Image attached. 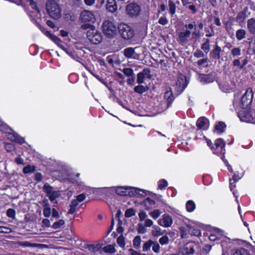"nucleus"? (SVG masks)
Returning <instances> with one entry per match:
<instances>
[{
	"mask_svg": "<svg viewBox=\"0 0 255 255\" xmlns=\"http://www.w3.org/2000/svg\"><path fill=\"white\" fill-rule=\"evenodd\" d=\"M46 10L49 16L54 19H58L61 16V8L54 0L47 1L46 4Z\"/></svg>",
	"mask_w": 255,
	"mask_h": 255,
	"instance_id": "f257e3e1",
	"label": "nucleus"
},
{
	"mask_svg": "<svg viewBox=\"0 0 255 255\" xmlns=\"http://www.w3.org/2000/svg\"><path fill=\"white\" fill-rule=\"evenodd\" d=\"M118 28L121 36L124 40L131 39L134 35V30L126 24H120Z\"/></svg>",
	"mask_w": 255,
	"mask_h": 255,
	"instance_id": "f03ea898",
	"label": "nucleus"
},
{
	"mask_svg": "<svg viewBox=\"0 0 255 255\" xmlns=\"http://www.w3.org/2000/svg\"><path fill=\"white\" fill-rule=\"evenodd\" d=\"M103 31L108 38L114 37L117 34L115 24L110 20H105L102 24Z\"/></svg>",
	"mask_w": 255,
	"mask_h": 255,
	"instance_id": "7ed1b4c3",
	"label": "nucleus"
},
{
	"mask_svg": "<svg viewBox=\"0 0 255 255\" xmlns=\"http://www.w3.org/2000/svg\"><path fill=\"white\" fill-rule=\"evenodd\" d=\"M87 36L89 40L94 44H98L102 42L103 36L95 28H91L87 32Z\"/></svg>",
	"mask_w": 255,
	"mask_h": 255,
	"instance_id": "20e7f679",
	"label": "nucleus"
},
{
	"mask_svg": "<svg viewBox=\"0 0 255 255\" xmlns=\"http://www.w3.org/2000/svg\"><path fill=\"white\" fill-rule=\"evenodd\" d=\"M126 10L129 16H137L141 11V7L137 3L131 2L127 5Z\"/></svg>",
	"mask_w": 255,
	"mask_h": 255,
	"instance_id": "39448f33",
	"label": "nucleus"
},
{
	"mask_svg": "<svg viewBox=\"0 0 255 255\" xmlns=\"http://www.w3.org/2000/svg\"><path fill=\"white\" fill-rule=\"evenodd\" d=\"M253 93L251 89H248L246 91V93L242 97L241 105L242 108L245 109L249 105H250L253 100Z\"/></svg>",
	"mask_w": 255,
	"mask_h": 255,
	"instance_id": "423d86ee",
	"label": "nucleus"
},
{
	"mask_svg": "<svg viewBox=\"0 0 255 255\" xmlns=\"http://www.w3.org/2000/svg\"><path fill=\"white\" fill-rule=\"evenodd\" d=\"M128 190H133L134 192L137 194H139L140 195H142V194H140L139 192H142L144 193L143 191L138 189V188H132L130 187H124V186H120L117 187L116 190V192L117 194L121 195V196H127L128 195ZM129 193V192H128Z\"/></svg>",
	"mask_w": 255,
	"mask_h": 255,
	"instance_id": "0eeeda50",
	"label": "nucleus"
},
{
	"mask_svg": "<svg viewBox=\"0 0 255 255\" xmlns=\"http://www.w3.org/2000/svg\"><path fill=\"white\" fill-rule=\"evenodd\" d=\"M145 78L150 79L151 75L150 74V70L149 69H144L142 72H139L137 75V83L141 84L144 82V80Z\"/></svg>",
	"mask_w": 255,
	"mask_h": 255,
	"instance_id": "6e6552de",
	"label": "nucleus"
},
{
	"mask_svg": "<svg viewBox=\"0 0 255 255\" xmlns=\"http://www.w3.org/2000/svg\"><path fill=\"white\" fill-rule=\"evenodd\" d=\"M123 72L126 76L128 77L127 81L128 84L131 86L133 85L135 79L133 70L130 68H125L123 69Z\"/></svg>",
	"mask_w": 255,
	"mask_h": 255,
	"instance_id": "1a4fd4ad",
	"label": "nucleus"
},
{
	"mask_svg": "<svg viewBox=\"0 0 255 255\" xmlns=\"http://www.w3.org/2000/svg\"><path fill=\"white\" fill-rule=\"evenodd\" d=\"M80 17L83 22H93L95 20V15L90 11L83 10L81 12Z\"/></svg>",
	"mask_w": 255,
	"mask_h": 255,
	"instance_id": "9d476101",
	"label": "nucleus"
},
{
	"mask_svg": "<svg viewBox=\"0 0 255 255\" xmlns=\"http://www.w3.org/2000/svg\"><path fill=\"white\" fill-rule=\"evenodd\" d=\"M238 116L243 122H251L253 120V117L252 115L249 112L244 110V109L238 113Z\"/></svg>",
	"mask_w": 255,
	"mask_h": 255,
	"instance_id": "9b49d317",
	"label": "nucleus"
},
{
	"mask_svg": "<svg viewBox=\"0 0 255 255\" xmlns=\"http://www.w3.org/2000/svg\"><path fill=\"white\" fill-rule=\"evenodd\" d=\"M164 99L166 103V109L168 108L171 105L174 99L173 94L170 88H168L164 93Z\"/></svg>",
	"mask_w": 255,
	"mask_h": 255,
	"instance_id": "f8f14e48",
	"label": "nucleus"
},
{
	"mask_svg": "<svg viewBox=\"0 0 255 255\" xmlns=\"http://www.w3.org/2000/svg\"><path fill=\"white\" fill-rule=\"evenodd\" d=\"M158 223L159 225L164 227H169L172 224V219L169 215L164 214L161 219L158 220Z\"/></svg>",
	"mask_w": 255,
	"mask_h": 255,
	"instance_id": "ddd939ff",
	"label": "nucleus"
},
{
	"mask_svg": "<svg viewBox=\"0 0 255 255\" xmlns=\"http://www.w3.org/2000/svg\"><path fill=\"white\" fill-rule=\"evenodd\" d=\"M215 73L212 72L208 74L200 75L199 78L201 82L205 83H209L214 82L215 79Z\"/></svg>",
	"mask_w": 255,
	"mask_h": 255,
	"instance_id": "4468645a",
	"label": "nucleus"
},
{
	"mask_svg": "<svg viewBox=\"0 0 255 255\" xmlns=\"http://www.w3.org/2000/svg\"><path fill=\"white\" fill-rule=\"evenodd\" d=\"M221 50V48L218 45L217 42H216L213 50L210 52L211 57L215 60H219L221 57L220 53Z\"/></svg>",
	"mask_w": 255,
	"mask_h": 255,
	"instance_id": "2eb2a0df",
	"label": "nucleus"
},
{
	"mask_svg": "<svg viewBox=\"0 0 255 255\" xmlns=\"http://www.w3.org/2000/svg\"><path fill=\"white\" fill-rule=\"evenodd\" d=\"M191 34L190 31L186 30L184 32H180L178 34L179 41L181 44L186 43L188 41V38Z\"/></svg>",
	"mask_w": 255,
	"mask_h": 255,
	"instance_id": "dca6fc26",
	"label": "nucleus"
},
{
	"mask_svg": "<svg viewBox=\"0 0 255 255\" xmlns=\"http://www.w3.org/2000/svg\"><path fill=\"white\" fill-rule=\"evenodd\" d=\"M176 86L178 91H182L186 87V77L184 76L179 77L176 83Z\"/></svg>",
	"mask_w": 255,
	"mask_h": 255,
	"instance_id": "f3484780",
	"label": "nucleus"
},
{
	"mask_svg": "<svg viewBox=\"0 0 255 255\" xmlns=\"http://www.w3.org/2000/svg\"><path fill=\"white\" fill-rule=\"evenodd\" d=\"M37 26L41 29L47 36L49 37L55 43L58 44L59 42L61 41L60 39L57 36L52 34L48 31H45L44 28L40 24L37 23Z\"/></svg>",
	"mask_w": 255,
	"mask_h": 255,
	"instance_id": "a211bd4d",
	"label": "nucleus"
},
{
	"mask_svg": "<svg viewBox=\"0 0 255 255\" xmlns=\"http://www.w3.org/2000/svg\"><path fill=\"white\" fill-rule=\"evenodd\" d=\"M247 28L252 34H255V18H251L247 21Z\"/></svg>",
	"mask_w": 255,
	"mask_h": 255,
	"instance_id": "6ab92c4d",
	"label": "nucleus"
},
{
	"mask_svg": "<svg viewBox=\"0 0 255 255\" xmlns=\"http://www.w3.org/2000/svg\"><path fill=\"white\" fill-rule=\"evenodd\" d=\"M181 252L184 254V255H193L194 253V250L193 246L190 244H186L182 249Z\"/></svg>",
	"mask_w": 255,
	"mask_h": 255,
	"instance_id": "aec40b11",
	"label": "nucleus"
},
{
	"mask_svg": "<svg viewBox=\"0 0 255 255\" xmlns=\"http://www.w3.org/2000/svg\"><path fill=\"white\" fill-rule=\"evenodd\" d=\"M107 9L111 12L116 11L117 9V5L115 0H107Z\"/></svg>",
	"mask_w": 255,
	"mask_h": 255,
	"instance_id": "412c9836",
	"label": "nucleus"
},
{
	"mask_svg": "<svg viewBox=\"0 0 255 255\" xmlns=\"http://www.w3.org/2000/svg\"><path fill=\"white\" fill-rule=\"evenodd\" d=\"M208 122V119L205 118V117H201L199 118L196 123V125L198 128L199 129H205V128H204V127L205 126Z\"/></svg>",
	"mask_w": 255,
	"mask_h": 255,
	"instance_id": "4be33fe9",
	"label": "nucleus"
},
{
	"mask_svg": "<svg viewBox=\"0 0 255 255\" xmlns=\"http://www.w3.org/2000/svg\"><path fill=\"white\" fill-rule=\"evenodd\" d=\"M248 7H246L242 11L239 12L236 17L237 20L241 22L243 21L247 16L246 13Z\"/></svg>",
	"mask_w": 255,
	"mask_h": 255,
	"instance_id": "5701e85b",
	"label": "nucleus"
},
{
	"mask_svg": "<svg viewBox=\"0 0 255 255\" xmlns=\"http://www.w3.org/2000/svg\"><path fill=\"white\" fill-rule=\"evenodd\" d=\"M155 201L149 197L146 198L143 202V204L144 205L146 210H149L151 209V206L155 205Z\"/></svg>",
	"mask_w": 255,
	"mask_h": 255,
	"instance_id": "b1692460",
	"label": "nucleus"
},
{
	"mask_svg": "<svg viewBox=\"0 0 255 255\" xmlns=\"http://www.w3.org/2000/svg\"><path fill=\"white\" fill-rule=\"evenodd\" d=\"M135 53L134 49L132 47H128L125 49L124 51V55L128 58L132 57L133 55Z\"/></svg>",
	"mask_w": 255,
	"mask_h": 255,
	"instance_id": "393cba45",
	"label": "nucleus"
},
{
	"mask_svg": "<svg viewBox=\"0 0 255 255\" xmlns=\"http://www.w3.org/2000/svg\"><path fill=\"white\" fill-rule=\"evenodd\" d=\"M43 190L44 192H45L47 194V196L48 195L53 193L55 191L54 190L53 187L48 184L47 183L44 184L43 187Z\"/></svg>",
	"mask_w": 255,
	"mask_h": 255,
	"instance_id": "a878e982",
	"label": "nucleus"
},
{
	"mask_svg": "<svg viewBox=\"0 0 255 255\" xmlns=\"http://www.w3.org/2000/svg\"><path fill=\"white\" fill-rule=\"evenodd\" d=\"M148 88L143 85H138L134 88V91L138 94H141L147 91Z\"/></svg>",
	"mask_w": 255,
	"mask_h": 255,
	"instance_id": "bb28decb",
	"label": "nucleus"
},
{
	"mask_svg": "<svg viewBox=\"0 0 255 255\" xmlns=\"http://www.w3.org/2000/svg\"><path fill=\"white\" fill-rule=\"evenodd\" d=\"M60 195V194L58 191H56L54 192H53V193H51L47 197H49V200L53 202L54 204H57V201L55 200V199L58 198Z\"/></svg>",
	"mask_w": 255,
	"mask_h": 255,
	"instance_id": "cd10ccee",
	"label": "nucleus"
},
{
	"mask_svg": "<svg viewBox=\"0 0 255 255\" xmlns=\"http://www.w3.org/2000/svg\"><path fill=\"white\" fill-rule=\"evenodd\" d=\"M201 49L206 53H207L210 50V40L206 39L205 41L202 44Z\"/></svg>",
	"mask_w": 255,
	"mask_h": 255,
	"instance_id": "c85d7f7f",
	"label": "nucleus"
},
{
	"mask_svg": "<svg viewBox=\"0 0 255 255\" xmlns=\"http://www.w3.org/2000/svg\"><path fill=\"white\" fill-rule=\"evenodd\" d=\"M168 7L169 12L171 15H174L175 13L176 5L172 0H170L168 1Z\"/></svg>",
	"mask_w": 255,
	"mask_h": 255,
	"instance_id": "c756f323",
	"label": "nucleus"
},
{
	"mask_svg": "<svg viewBox=\"0 0 255 255\" xmlns=\"http://www.w3.org/2000/svg\"><path fill=\"white\" fill-rule=\"evenodd\" d=\"M246 31L244 29H239L236 32V37L239 40L245 37Z\"/></svg>",
	"mask_w": 255,
	"mask_h": 255,
	"instance_id": "7c9ffc66",
	"label": "nucleus"
},
{
	"mask_svg": "<svg viewBox=\"0 0 255 255\" xmlns=\"http://www.w3.org/2000/svg\"><path fill=\"white\" fill-rule=\"evenodd\" d=\"M226 128V124L222 122L218 123V125H216L215 128L216 130H218L220 133L224 132V129Z\"/></svg>",
	"mask_w": 255,
	"mask_h": 255,
	"instance_id": "2f4dec72",
	"label": "nucleus"
},
{
	"mask_svg": "<svg viewBox=\"0 0 255 255\" xmlns=\"http://www.w3.org/2000/svg\"><path fill=\"white\" fill-rule=\"evenodd\" d=\"M141 243V239L140 236H136L133 241V246L134 248L138 249L139 248Z\"/></svg>",
	"mask_w": 255,
	"mask_h": 255,
	"instance_id": "473e14b6",
	"label": "nucleus"
},
{
	"mask_svg": "<svg viewBox=\"0 0 255 255\" xmlns=\"http://www.w3.org/2000/svg\"><path fill=\"white\" fill-rule=\"evenodd\" d=\"M186 206L187 210L188 212H192L195 208L194 203L191 200H189L187 202Z\"/></svg>",
	"mask_w": 255,
	"mask_h": 255,
	"instance_id": "72a5a7b5",
	"label": "nucleus"
},
{
	"mask_svg": "<svg viewBox=\"0 0 255 255\" xmlns=\"http://www.w3.org/2000/svg\"><path fill=\"white\" fill-rule=\"evenodd\" d=\"M249 254L248 250L244 248H241L236 250L233 255H249Z\"/></svg>",
	"mask_w": 255,
	"mask_h": 255,
	"instance_id": "f704fd0d",
	"label": "nucleus"
},
{
	"mask_svg": "<svg viewBox=\"0 0 255 255\" xmlns=\"http://www.w3.org/2000/svg\"><path fill=\"white\" fill-rule=\"evenodd\" d=\"M35 170V167L34 166L28 165L23 169V172L25 174L33 172Z\"/></svg>",
	"mask_w": 255,
	"mask_h": 255,
	"instance_id": "c9c22d12",
	"label": "nucleus"
},
{
	"mask_svg": "<svg viewBox=\"0 0 255 255\" xmlns=\"http://www.w3.org/2000/svg\"><path fill=\"white\" fill-rule=\"evenodd\" d=\"M153 244V242L151 240H149L148 242L145 243L142 247L143 251H148L150 249L151 246Z\"/></svg>",
	"mask_w": 255,
	"mask_h": 255,
	"instance_id": "e433bc0d",
	"label": "nucleus"
},
{
	"mask_svg": "<svg viewBox=\"0 0 255 255\" xmlns=\"http://www.w3.org/2000/svg\"><path fill=\"white\" fill-rule=\"evenodd\" d=\"M135 214V210L133 208H129L126 211L125 216L127 218H129L134 215Z\"/></svg>",
	"mask_w": 255,
	"mask_h": 255,
	"instance_id": "4c0bfd02",
	"label": "nucleus"
},
{
	"mask_svg": "<svg viewBox=\"0 0 255 255\" xmlns=\"http://www.w3.org/2000/svg\"><path fill=\"white\" fill-rule=\"evenodd\" d=\"M117 243L121 247L124 248L125 246V237L123 235H121L117 239Z\"/></svg>",
	"mask_w": 255,
	"mask_h": 255,
	"instance_id": "58836bf2",
	"label": "nucleus"
},
{
	"mask_svg": "<svg viewBox=\"0 0 255 255\" xmlns=\"http://www.w3.org/2000/svg\"><path fill=\"white\" fill-rule=\"evenodd\" d=\"M105 252L108 253H114L115 252V249L112 245H108L103 248Z\"/></svg>",
	"mask_w": 255,
	"mask_h": 255,
	"instance_id": "ea45409f",
	"label": "nucleus"
},
{
	"mask_svg": "<svg viewBox=\"0 0 255 255\" xmlns=\"http://www.w3.org/2000/svg\"><path fill=\"white\" fill-rule=\"evenodd\" d=\"M64 223L65 222L63 220H60L58 221L55 222L52 227L54 229H57L59 228L61 226L63 225Z\"/></svg>",
	"mask_w": 255,
	"mask_h": 255,
	"instance_id": "a19ab883",
	"label": "nucleus"
},
{
	"mask_svg": "<svg viewBox=\"0 0 255 255\" xmlns=\"http://www.w3.org/2000/svg\"><path fill=\"white\" fill-rule=\"evenodd\" d=\"M215 144L217 148L221 147L222 148L225 146V143L224 142L223 139L222 138H218L217 139Z\"/></svg>",
	"mask_w": 255,
	"mask_h": 255,
	"instance_id": "79ce46f5",
	"label": "nucleus"
},
{
	"mask_svg": "<svg viewBox=\"0 0 255 255\" xmlns=\"http://www.w3.org/2000/svg\"><path fill=\"white\" fill-rule=\"evenodd\" d=\"M14 141L22 144L24 142V139L23 138L18 135L16 133H15Z\"/></svg>",
	"mask_w": 255,
	"mask_h": 255,
	"instance_id": "37998d69",
	"label": "nucleus"
},
{
	"mask_svg": "<svg viewBox=\"0 0 255 255\" xmlns=\"http://www.w3.org/2000/svg\"><path fill=\"white\" fill-rule=\"evenodd\" d=\"M194 56L196 58H202L204 56V53L200 49H197L194 53Z\"/></svg>",
	"mask_w": 255,
	"mask_h": 255,
	"instance_id": "c03bdc74",
	"label": "nucleus"
},
{
	"mask_svg": "<svg viewBox=\"0 0 255 255\" xmlns=\"http://www.w3.org/2000/svg\"><path fill=\"white\" fill-rule=\"evenodd\" d=\"M231 53L234 56H239L241 54V50L239 48H234L231 50Z\"/></svg>",
	"mask_w": 255,
	"mask_h": 255,
	"instance_id": "a18cd8bd",
	"label": "nucleus"
},
{
	"mask_svg": "<svg viewBox=\"0 0 255 255\" xmlns=\"http://www.w3.org/2000/svg\"><path fill=\"white\" fill-rule=\"evenodd\" d=\"M15 212L12 209H8L6 211V215L9 218H14L15 216Z\"/></svg>",
	"mask_w": 255,
	"mask_h": 255,
	"instance_id": "49530a36",
	"label": "nucleus"
},
{
	"mask_svg": "<svg viewBox=\"0 0 255 255\" xmlns=\"http://www.w3.org/2000/svg\"><path fill=\"white\" fill-rule=\"evenodd\" d=\"M160 214V212L159 210H154L153 211L150 213V215L154 219L157 218Z\"/></svg>",
	"mask_w": 255,
	"mask_h": 255,
	"instance_id": "de8ad7c7",
	"label": "nucleus"
},
{
	"mask_svg": "<svg viewBox=\"0 0 255 255\" xmlns=\"http://www.w3.org/2000/svg\"><path fill=\"white\" fill-rule=\"evenodd\" d=\"M169 241L168 237L164 236L160 238L159 242L161 245L167 244Z\"/></svg>",
	"mask_w": 255,
	"mask_h": 255,
	"instance_id": "09e8293b",
	"label": "nucleus"
},
{
	"mask_svg": "<svg viewBox=\"0 0 255 255\" xmlns=\"http://www.w3.org/2000/svg\"><path fill=\"white\" fill-rule=\"evenodd\" d=\"M167 186V182L165 179L160 180L158 184V188L162 189Z\"/></svg>",
	"mask_w": 255,
	"mask_h": 255,
	"instance_id": "8fccbe9b",
	"label": "nucleus"
},
{
	"mask_svg": "<svg viewBox=\"0 0 255 255\" xmlns=\"http://www.w3.org/2000/svg\"><path fill=\"white\" fill-rule=\"evenodd\" d=\"M51 208L50 207L44 208L43 210V215L45 217H49L51 214Z\"/></svg>",
	"mask_w": 255,
	"mask_h": 255,
	"instance_id": "3c124183",
	"label": "nucleus"
},
{
	"mask_svg": "<svg viewBox=\"0 0 255 255\" xmlns=\"http://www.w3.org/2000/svg\"><path fill=\"white\" fill-rule=\"evenodd\" d=\"M11 232V229L0 226V233H9Z\"/></svg>",
	"mask_w": 255,
	"mask_h": 255,
	"instance_id": "603ef678",
	"label": "nucleus"
},
{
	"mask_svg": "<svg viewBox=\"0 0 255 255\" xmlns=\"http://www.w3.org/2000/svg\"><path fill=\"white\" fill-rule=\"evenodd\" d=\"M28 1L29 2V5L31 6L32 8L35 9L38 12H40V10L37 7L36 2L33 0H28Z\"/></svg>",
	"mask_w": 255,
	"mask_h": 255,
	"instance_id": "864d4df0",
	"label": "nucleus"
},
{
	"mask_svg": "<svg viewBox=\"0 0 255 255\" xmlns=\"http://www.w3.org/2000/svg\"><path fill=\"white\" fill-rule=\"evenodd\" d=\"M95 27L93 25L89 23L83 24L81 26V28L83 30H86L88 29L89 30Z\"/></svg>",
	"mask_w": 255,
	"mask_h": 255,
	"instance_id": "5fc2aeb1",
	"label": "nucleus"
},
{
	"mask_svg": "<svg viewBox=\"0 0 255 255\" xmlns=\"http://www.w3.org/2000/svg\"><path fill=\"white\" fill-rule=\"evenodd\" d=\"M137 231L139 234H144L146 232V229L141 224H139L138 225Z\"/></svg>",
	"mask_w": 255,
	"mask_h": 255,
	"instance_id": "6e6d98bb",
	"label": "nucleus"
},
{
	"mask_svg": "<svg viewBox=\"0 0 255 255\" xmlns=\"http://www.w3.org/2000/svg\"><path fill=\"white\" fill-rule=\"evenodd\" d=\"M152 250L154 252L156 253H158L159 252L160 246L157 243H155L153 242V244H152Z\"/></svg>",
	"mask_w": 255,
	"mask_h": 255,
	"instance_id": "4d7b16f0",
	"label": "nucleus"
},
{
	"mask_svg": "<svg viewBox=\"0 0 255 255\" xmlns=\"http://www.w3.org/2000/svg\"><path fill=\"white\" fill-rule=\"evenodd\" d=\"M86 195L84 193L81 194L77 196L76 200L79 202H82L85 200Z\"/></svg>",
	"mask_w": 255,
	"mask_h": 255,
	"instance_id": "13d9d810",
	"label": "nucleus"
},
{
	"mask_svg": "<svg viewBox=\"0 0 255 255\" xmlns=\"http://www.w3.org/2000/svg\"><path fill=\"white\" fill-rule=\"evenodd\" d=\"M138 216L140 221L144 220L147 217L146 213L143 211L140 212L138 214Z\"/></svg>",
	"mask_w": 255,
	"mask_h": 255,
	"instance_id": "bf43d9fd",
	"label": "nucleus"
},
{
	"mask_svg": "<svg viewBox=\"0 0 255 255\" xmlns=\"http://www.w3.org/2000/svg\"><path fill=\"white\" fill-rule=\"evenodd\" d=\"M158 22L160 24L165 25L167 23L168 20L166 19V18L164 17H161L158 20Z\"/></svg>",
	"mask_w": 255,
	"mask_h": 255,
	"instance_id": "052dcab7",
	"label": "nucleus"
},
{
	"mask_svg": "<svg viewBox=\"0 0 255 255\" xmlns=\"http://www.w3.org/2000/svg\"><path fill=\"white\" fill-rule=\"evenodd\" d=\"M208 59L207 58H203L202 59L199 60L197 62L198 66H200L205 63H206L208 62Z\"/></svg>",
	"mask_w": 255,
	"mask_h": 255,
	"instance_id": "680f3d73",
	"label": "nucleus"
},
{
	"mask_svg": "<svg viewBox=\"0 0 255 255\" xmlns=\"http://www.w3.org/2000/svg\"><path fill=\"white\" fill-rule=\"evenodd\" d=\"M153 228L155 229L156 232L157 233V234H154V232H152V234L153 236H155L156 235H162V233L160 232V229L158 226H154Z\"/></svg>",
	"mask_w": 255,
	"mask_h": 255,
	"instance_id": "e2e57ef3",
	"label": "nucleus"
},
{
	"mask_svg": "<svg viewBox=\"0 0 255 255\" xmlns=\"http://www.w3.org/2000/svg\"><path fill=\"white\" fill-rule=\"evenodd\" d=\"M42 226L49 227L50 226V221L47 219H44L42 221Z\"/></svg>",
	"mask_w": 255,
	"mask_h": 255,
	"instance_id": "0e129e2a",
	"label": "nucleus"
},
{
	"mask_svg": "<svg viewBox=\"0 0 255 255\" xmlns=\"http://www.w3.org/2000/svg\"><path fill=\"white\" fill-rule=\"evenodd\" d=\"M35 179L38 181L40 182L42 180V175L40 173H36L35 175Z\"/></svg>",
	"mask_w": 255,
	"mask_h": 255,
	"instance_id": "69168bd1",
	"label": "nucleus"
},
{
	"mask_svg": "<svg viewBox=\"0 0 255 255\" xmlns=\"http://www.w3.org/2000/svg\"><path fill=\"white\" fill-rule=\"evenodd\" d=\"M128 252L130 253V255H146L145 254H140L131 249L128 250Z\"/></svg>",
	"mask_w": 255,
	"mask_h": 255,
	"instance_id": "338daca9",
	"label": "nucleus"
},
{
	"mask_svg": "<svg viewBox=\"0 0 255 255\" xmlns=\"http://www.w3.org/2000/svg\"><path fill=\"white\" fill-rule=\"evenodd\" d=\"M192 35L195 36V38L198 39L200 37V32L199 30H197L196 28L195 31L193 32Z\"/></svg>",
	"mask_w": 255,
	"mask_h": 255,
	"instance_id": "774afa93",
	"label": "nucleus"
}]
</instances>
